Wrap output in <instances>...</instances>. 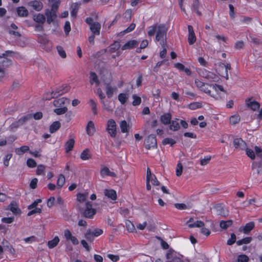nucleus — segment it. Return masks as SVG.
Returning a JSON list of instances; mask_svg holds the SVG:
<instances>
[{
	"label": "nucleus",
	"instance_id": "nucleus-22",
	"mask_svg": "<svg viewBox=\"0 0 262 262\" xmlns=\"http://www.w3.org/2000/svg\"><path fill=\"white\" fill-rule=\"evenodd\" d=\"M8 209H10L13 213L17 214L20 213V210L18 208L17 204L15 202H12L8 206Z\"/></svg>",
	"mask_w": 262,
	"mask_h": 262
},
{
	"label": "nucleus",
	"instance_id": "nucleus-20",
	"mask_svg": "<svg viewBox=\"0 0 262 262\" xmlns=\"http://www.w3.org/2000/svg\"><path fill=\"white\" fill-rule=\"evenodd\" d=\"M17 13L20 17H27L29 14L27 9L23 6L19 7L17 8Z\"/></svg>",
	"mask_w": 262,
	"mask_h": 262
},
{
	"label": "nucleus",
	"instance_id": "nucleus-36",
	"mask_svg": "<svg viewBox=\"0 0 262 262\" xmlns=\"http://www.w3.org/2000/svg\"><path fill=\"white\" fill-rule=\"evenodd\" d=\"M251 237H247L242 239L238 240L236 242V244L238 246H241L243 244H248L252 241Z\"/></svg>",
	"mask_w": 262,
	"mask_h": 262
},
{
	"label": "nucleus",
	"instance_id": "nucleus-18",
	"mask_svg": "<svg viewBox=\"0 0 262 262\" xmlns=\"http://www.w3.org/2000/svg\"><path fill=\"white\" fill-rule=\"evenodd\" d=\"M215 208L216 210L219 215L223 216H227L228 215V212L227 210H226L225 208L221 206V205H217L215 207Z\"/></svg>",
	"mask_w": 262,
	"mask_h": 262
},
{
	"label": "nucleus",
	"instance_id": "nucleus-46",
	"mask_svg": "<svg viewBox=\"0 0 262 262\" xmlns=\"http://www.w3.org/2000/svg\"><path fill=\"white\" fill-rule=\"evenodd\" d=\"M240 120V117L238 115H233L230 118V122L231 124H235Z\"/></svg>",
	"mask_w": 262,
	"mask_h": 262
},
{
	"label": "nucleus",
	"instance_id": "nucleus-24",
	"mask_svg": "<svg viewBox=\"0 0 262 262\" xmlns=\"http://www.w3.org/2000/svg\"><path fill=\"white\" fill-rule=\"evenodd\" d=\"M171 115L169 113L165 114L161 116L160 120L164 124L167 125L170 123Z\"/></svg>",
	"mask_w": 262,
	"mask_h": 262
},
{
	"label": "nucleus",
	"instance_id": "nucleus-47",
	"mask_svg": "<svg viewBox=\"0 0 262 262\" xmlns=\"http://www.w3.org/2000/svg\"><path fill=\"white\" fill-rule=\"evenodd\" d=\"M133 98L134 99L133 101V105L134 106H137L140 104L141 102V99L140 97L137 96L136 95H133Z\"/></svg>",
	"mask_w": 262,
	"mask_h": 262
},
{
	"label": "nucleus",
	"instance_id": "nucleus-60",
	"mask_svg": "<svg viewBox=\"0 0 262 262\" xmlns=\"http://www.w3.org/2000/svg\"><path fill=\"white\" fill-rule=\"evenodd\" d=\"M237 261L238 262H248L249 257L245 254L240 255L238 257Z\"/></svg>",
	"mask_w": 262,
	"mask_h": 262
},
{
	"label": "nucleus",
	"instance_id": "nucleus-21",
	"mask_svg": "<svg viewBox=\"0 0 262 262\" xmlns=\"http://www.w3.org/2000/svg\"><path fill=\"white\" fill-rule=\"evenodd\" d=\"M100 173L102 176H107L112 177H116V174L114 172H112L107 167H104L100 171Z\"/></svg>",
	"mask_w": 262,
	"mask_h": 262
},
{
	"label": "nucleus",
	"instance_id": "nucleus-16",
	"mask_svg": "<svg viewBox=\"0 0 262 262\" xmlns=\"http://www.w3.org/2000/svg\"><path fill=\"white\" fill-rule=\"evenodd\" d=\"M116 90V88H113L110 83H105L106 94L108 98H111L113 97L114 92Z\"/></svg>",
	"mask_w": 262,
	"mask_h": 262
},
{
	"label": "nucleus",
	"instance_id": "nucleus-4",
	"mask_svg": "<svg viewBox=\"0 0 262 262\" xmlns=\"http://www.w3.org/2000/svg\"><path fill=\"white\" fill-rule=\"evenodd\" d=\"M70 90V87L66 86L64 87H61L57 89L56 91H53L49 97H47L46 99H51L58 96L61 95Z\"/></svg>",
	"mask_w": 262,
	"mask_h": 262
},
{
	"label": "nucleus",
	"instance_id": "nucleus-32",
	"mask_svg": "<svg viewBox=\"0 0 262 262\" xmlns=\"http://www.w3.org/2000/svg\"><path fill=\"white\" fill-rule=\"evenodd\" d=\"M59 242V237L58 236H55L52 240L48 242V246L50 249H52L56 247Z\"/></svg>",
	"mask_w": 262,
	"mask_h": 262
},
{
	"label": "nucleus",
	"instance_id": "nucleus-49",
	"mask_svg": "<svg viewBox=\"0 0 262 262\" xmlns=\"http://www.w3.org/2000/svg\"><path fill=\"white\" fill-rule=\"evenodd\" d=\"M126 226L127 230L130 232H134L135 230V227L134 224L130 221H128L126 223Z\"/></svg>",
	"mask_w": 262,
	"mask_h": 262
},
{
	"label": "nucleus",
	"instance_id": "nucleus-59",
	"mask_svg": "<svg viewBox=\"0 0 262 262\" xmlns=\"http://www.w3.org/2000/svg\"><path fill=\"white\" fill-rule=\"evenodd\" d=\"M90 104L92 110L94 114H97V103L93 99L90 100Z\"/></svg>",
	"mask_w": 262,
	"mask_h": 262
},
{
	"label": "nucleus",
	"instance_id": "nucleus-31",
	"mask_svg": "<svg viewBox=\"0 0 262 262\" xmlns=\"http://www.w3.org/2000/svg\"><path fill=\"white\" fill-rule=\"evenodd\" d=\"M33 19L38 23L43 24L46 21V17L43 14L39 13L36 15H34Z\"/></svg>",
	"mask_w": 262,
	"mask_h": 262
},
{
	"label": "nucleus",
	"instance_id": "nucleus-53",
	"mask_svg": "<svg viewBox=\"0 0 262 262\" xmlns=\"http://www.w3.org/2000/svg\"><path fill=\"white\" fill-rule=\"evenodd\" d=\"M225 71L224 74H220V75L223 77L226 78V79H228V70L231 69V66L230 63L225 64Z\"/></svg>",
	"mask_w": 262,
	"mask_h": 262
},
{
	"label": "nucleus",
	"instance_id": "nucleus-17",
	"mask_svg": "<svg viewBox=\"0 0 262 262\" xmlns=\"http://www.w3.org/2000/svg\"><path fill=\"white\" fill-rule=\"evenodd\" d=\"M105 196L113 200H115L117 199L116 192L113 189H105L104 191Z\"/></svg>",
	"mask_w": 262,
	"mask_h": 262
},
{
	"label": "nucleus",
	"instance_id": "nucleus-25",
	"mask_svg": "<svg viewBox=\"0 0 262 262\" xmlns=\"http://www.w3.org/2000/svg\"><path fill=\"white\" fill-rule=\"evenodd\" d=\"M90 82L92 85L95 83L97 85L99 84V81L97 74L94 72H90Z\"/></svg>",
	"mask_w": 262,
	"mask_h": 262
},
{
	"label": "nucleus",
	"instance_id": "nucleus-19",
	"mask_svg": "<svg viewBox=\"0 0 262 262\" xmlns=\"http://www.w3.org/2000/svg\"><path fill=\"white\" fill-rule=\"evenodd\" d=\"M101 25L99 23H95L90 26V29L94 34L99 35Z\"/></svg>",
	"mask_w": 262,
	"mask_h": 262
},
{
	"label": "nucleus",
	"instance_id": "nucleus-7",
	"mask_svg": "<svg viewBox=\"0 0 262 262\" xmlns=\"http://www.w3.org/2000/svg\"><path fill=\"white\" fill-rule=\"evenodd\" d=\"M188 41L190 45H193L196 41V37L194 32L193 27L191 25H188Z\"/></svg>",
	"mask_w": 262,
	"mask_h": 262
},
{
	"label": "nucleus",
	"instance_id": "nucleus-38",
	"mask_svg": "<svg viewBox=\"0 0 262 262\" xmlns=\"http://www.w3.org/2000/svg\"><path fill=\"white\" fill-rule=\"evenodd\" d=\"M121 132L123 133L128 132V125L125 120L121 121L120 123Z\"/></svg>",
	"mask_w": 262,
	"mask_h": 262
},
{
	"label": "nucleus",
	"instance_id": "nucleus-62",
	"mask_svg": "<svg viewBox=\"0 0 262 262\" xmlns=\"http://www.w3.org/2000/svg\"><path fill=\"white\" fill-rule=\"evenodd\" d=\"M211 88L214 90L215 91H217V89H218L221 91L225 92L223 86L222 85H218L217 84H210V89Z\"/></svg>",
	"mask_w": 262,
	"mask_h": 262
},
{
	"label": "nucleus",
	"instance_id": "nucleus-35",
	"mask_svg": "<svg viewBox=\"0 0 262 262\" xmlns=\"http://www.w3.org/2000/svg\"><path fill=\"white\" fill-rule=\"evenodd\" d=\"M68 111L67 107H57L54 110V112L57 115H60L65 114Z\"/></svg>",
	"mask_w": 262,
	"mask_h": 262
},
{
	"label": "nucleus",
	"instance_id": "nucleus-2",
	"mask_svg": "<svg viewBox=\"0 0 262 262\" xmlns=\"http://www.w3.org/2000/svg\"><path fill=\"white\" fill-rule=\"evenodd\" d=\"M96 210L92 208L91 202H88L85 204V209L81 212L82 216L89 219H92L96 214Z\"/></svg>",
	"mask_w": 262,
	"mask_h": 262
},
{
	"label": "nucleus",
	"instance_id": "nucleus-5",
	"mask_svg": "<svg viewBox=\"0 0 262 262\" xmlns=\"http://www.w3.org/2000/svg\"><path fill=\"white\" fill-rule=\"evenodd\" d=\"M107 131L110 136L115 138L116 136V124L113 119H110L107 121Z\"/></svg>",
	"mask_w": 262,
	"mask_h": 262
},
{
	"label": "nucleus",
	"instance_id": "nucleus-42",
	"mask_svg": "<svg viewBox=\"0 0 262 262\" xmlns=\"http://www.w3.org/2000/svg\"><path fill=\"white\" fill-rule=\"evenodd\" d=\"M86 239L89 242H93L94 240V235L92 233L91 230H87L86 232L85 233L84 235Z\"/></svg>",
	"mask_w": 262,
	"mask_h": 262
},
{
	"label": "nucleus",
	"instance_id": "nucleus-30",
	"mask_svg": "<svg viewBox=\"0 0 262 262\" xmlns=\"http://www.w3.org/2000/svg\"><path fill=\"white\" fill-rule=\"evenodd\" d=\"M92 156L90 150L88 148L84 149L80 155V158L83 160H86L91 158Z\"/></svg>",
	"mask_w": 262,
	"mask_h": 262
},
{
	"label": "nucleus",
	"instance_id": "nucleus-6",
	"mask_svg": "<svg viewBox=\"0 0 262 262\" xmlns=\"http://www.w3.org/2000/svg\"><path fill=\"white\" fill-rule=\"evenodd\" d=\"M200 74L203 77L213 81H216L218 78L214 73L205 70L202 71Z\"/></svg>",
	"mask_w": 262,
	"mask_h": 262
},
{
	"label": "nucleus",
	"instance_id": "nucleus-34",
	"mask_svg": "<svg viewBox=\"0 0 262 262\" xmlns=\"http://www.w3.org/2000/svg\"><path fill=\"white\" fill-rule=\"evenodd\" d=\"M233 223L232 220H228L227 221H221L220 224V226L223 229H226L228 227L231 226Z\"/></svg>",
	"mask_w": 262,
	"mask_h": 262
},
{
	"label": "nucleus",
	"instance_id": "nucleus-56",
	"mask_svg": "<svg viewBox=\"0 0 262 262\" xmlns=\"http://www.w3.org/2000/svg\"><path fill=\"white\" fill-rule=\"evenodd\" d=\"M45 166L43 165H39L36 169V174L38 175L44 174Z\"/></svg>",
	"mask_w": 262,
	"mask_h": 262
},
{
	"label": "nucleus",
	"instance_id": "nucleus-29",
	"mask_svg": "<svg viewBox=\"0 0 262 262\" xmlns=\"http://www.w3.org/2000/svg\"><path fill=\"white\" fill-rule=\"evenodd\" d=\"M200 4L199 0H193L191 8L193 11H195L196 14L200 16L201 15V12L199 10Z\"/></svg>",
	"mask_w": 262,
	"mask_h": 262
},
{
	"label": "nucleus",
	"instance_id": "nucleus-40",
	"mask_svg": "<svg viewBox=\"0 0 262 262\" xmlns=\"http://www.w3.org/2000/svg\"><path fill=\"white\" fill-rule=\"evenodd\" d=\"M180 128L179 123L177 121H172L170 122V129L173 131L178 130Z\"/></svg>",
	"mask_w": 262,
	"mask_h": 262
},
{
	"label": "nucleus",
	"instance_id": "nucleus-8",
	"mask_svg": "<svg viewBox=\"0 0 262 262\" xmlns=\"http://www.w3.org/2000/svg\"><path fill=\"white\" fill-rule=\"evenodd\" d=\"M17 29V26L14 23L11 24L10 26L8 27L7 29V31L10 35L20 37L21 36V34L18 31H15Z\"/></svg>",
	"mask_w": 262,
	"mask_h": 262
},
{
	"label": "nucleus",
	"instance_id": "nucleus-28",
	"mask_svg": "<svg viewBox=\"0 0 262 262\" xmlns=\"http://www.w3.org/2000/svg\"><path fill=\"white\" fill-rule=\"evenodd\" d=\"M61 126V124L58 121H55L50 126V132L51 133L56 132Z\"/></svg>",
	"mask_w": 262,
	"mask_h": 262
},
{
	"label": "nucleus",
	"instance_id": "nucleus-26",
	"mask_svg": "<svg viewBox=\"0 0 262 262\" xmlns=\"http://www.w3.org/2000/svg\"><path fill=\"white\" fill-rule=\"evenodd\" d=\"M49 2L50 3H52L51 10L50 11L56 13L57 12L60 1L59 0H49Z\"/></svg>",
	"mask_w": 262,
	"mask_h": 262
},
{
	"label": "nucleus",
	"instance_id": "nucleus-63",
	"mask_svg": "<svg viewBox=\"0 0 262 262\" xmlns=\"http://www.w3.org/2000/svg\"><path fill=\"white\" fill-rule=\"evenodd\" d=\"M12 156V155L11 154H7L5 158H4V164L6 166H8L9 165V160H10V159L11 158Z\"/></svg>",
	"mask_w": 262,
	"mask_h": 262
},
{
	"label": "nucleus",
	"instance_id": "nucleus-45",
	"mask_svg": "<svg viewBox=\"0 0 262 262\" xmlns=\"http://www.w3.org/2000/svg\"><path fill=\"white\" fill-rule=\"evenodd\" d=\"M195 83L196 86L200 89H201L203 87L209 86L210 84H206L204 82L200 81L199 79H196L195 80Z\"/></svg>",
	"mask_w": 262,
	"mask_h": 262
},
{
	"label": "nucleus",
	"instance_id": "nucleus-58",
	"mask_svg": "<svg viewBox=\"0 0 262 262\" xmlns=\"http://www.w3.org/2000/svg\"><path fill=\"white\" fill-rule=\"evenodd\" d=\"M57 50L58 54L62 58H64L66 57V53L62 47L57 46Z\"/></svg>",
	"mask_w": 262,
	"mask_h": 262
},
{
	"label": "nucleus",
	"instance_id": "nucleus-3",
	"mask_svg": "<svg viewBox=\"0 0 262 262\" xmlns=\"http://www.w3.org/2000/svg\"><path fill=\"white\" fill-rule=\"evenodd\" d=\"M144 145L147 149L157 147V142L155 135H150L144 141Z\"/></svg>",
	"mask_w": 262,
	"mask_h": 262
},
{
	"label": "nucleus",
	"instance_id": "nucleus-9",
	"mask_svg": "<svg viewBox=\"0 0 262 262\" xmlns=\"http://www.w3.org/2000/svg\"><path fill=\"white\" fill-rule=\"evenodd\" d=\"M255 226V224L253 222H249L246 224L245 226L241 227L239 228L240 232H243L245 234H248L249 232L253 229Z\"/></svg>",
	"mask_w": 262,
	"mask_h": 262
},
{
	"label": "nucleus",
	"instance_id": "nucleus-11",
	"mask_svg": "<svg viewBox=\"0 0 262 262\" xmlns=\"http://www.w3.org/2000/svg\"><path fill=\"white\" fill-rule=\"evenodd\" d=\"M233 145L236 148L244 149L246 147V143L242 138L235 139L233 141Z\"/></svg>",
	"mask_w": 262,
	"mask_h": 262
},
{
	"label": "nucleus",
	"instance_id": "nucleus-50",
	"mask_svg": "<svg viewBox=\"0 0 262 262\" xmlns=\"http://www.w3.org/2000/svg\"><path fill=\"white\" fill-rule=\"evenodd\" d=\"M32 118V115L31 114L28 115L21 118H20L18 121V123L20 125H23L25 122H26L27 120L31 119Z\"/></svg>",
	"mask_w": 262,
	"mask_h": 262
},
{
	"label": "nucleus",
	"instance_id": "nucleus-39",
	"mask_svg": "<svg viewBox=\"0 0 262 262\" xmlns=\"http://www.w3.org/2000/svg\"><path fill=\"white\" fill-rule=\"evenodd\" d=\"M65 183V178L64 176L61 174L59 175V178L57 180V185L58 188H61Z\"/></svg>",
	"mask_w": 262,
	"mask_h": 262
},
{
	"label": "nucleus",
	"instance_id": "nucleus-1",
	"mask_svg": "<svg viewBox=\"0 0 262 262\" xmlns=\"http://www.w3.org/2000/svg\"><path fill=\"white\" fill-rule=\"evenodd\" d=\"M168 28L165 24H155L150 26L148 28L147 32L149 36H153L156 32V40L160 41L161 46L164 45V43H166V34Z\"/></svg>",
	"mask_w": 262,
	"mask_h": 262
},
{
	"label": "nucleus",
	"instance_id": "nucleus-43",
	"mask_svg": "<svg viewBox=\"0 0 262 262\" xmlns=\"http://www.w3.org/2000/svg\"><path fill=\"white\" fill-rule=\"evenodd\" d=\"M128 97L126 96V94L124 93H121L118 95V100L121 103V104H124L127 100Z\"/></svg>",
	"mask_w": 262,
	"mask_h": 262
},
{
	"label": "nucleus",
	"instance_id": "nucleus-33",
	"mask_svg": "<svg viewBox=\"0 0 262 262\" xmlns=\"http://www.w3.org/2000/svg\"><path fill=\"white\" fill-rule=\"evenodd\" d=\"M29 147L28 146H23L19 148L15 149V152L18 155H22L29 150Z\"/></svg>",
	"mask_w": 262,
	"mask_h": 262
},
{
	"label": "nucleus",
	"instance_id": "nucleus-48",
	"mask_svg": "<svg viewBox=\"0 0 262 262\" xmlns=\"http://www.w3.org/2000/svg\"><path fill=\"white\" fill-rule=\"evenodd\" d=\"M174 206L177 209L179 210H184L191 207V206L188 207L186 204L183 203H176L174 204Z\"/></svg>",
	"mask_w": 262,
	"mask_h": 262
},
{
	"label": "nucleus",
	"instance_id": "nucleus-12",
	"mask_svg": "<svg viewBox=\"0 0 262 262\" xmlns=\"http://www.w3.org/2000/svg\"><path fill=\"white\" fill-rule=\"evenodd\" d=\"M247 105L254 111H256L260 107V103L255 100L251 101V99L246 100Z\"/></svg>",
	"mask_w": 262,
	"mask_h": 262
},
{
	"label": "nucleus",
	"instance_id": "nucleus-64",
	"mask_svg": "<svg viewBox=\"0 0 262 262\" xmlns=\"http://www.w3.org/2000/svg\"><path fill=\"white\" fill-rule=\"evenodd\" d=\"M64 32L66 35H68L71 31L70 23L69 21H66L64 26Z\"/></svg>",
	"mask_w": 262,
	"mask_h": 262
},
{
	"label": "nucleus",
	"instance_id": "nucleus-44",
	"mask_svg": "<svg viewBox=\"0 0 262 262\" xmlns=\"http://www.w3.org/2000/svg\"><path fill=\"white\" fill-rule=\"evenodd\" d=\"M204 226V223L201 221H197L195 223L193 224H190L188 225V227L189 228H193V227H202Z\"/></svg>",
	"mask_w": 262,
	"mask_h": 262
},
{
	"label": "nucleus",
	"instance_id": "nucleus-23",
	"mask_svg": "<svg viewBox=\"0 0 262 262\" xmlns=\"http://www.w3.org/2000/svg\"><path fill=\"white\" fill-rule=\"evenodd\" d=\"M95 132L94 124L92 121H90L86 126V132L89 136L93 135Z\"/></svg>",
	"mask_w": 262,
	"mask_h": 262
},
{
	"label": "nucleus",
	"instance_id": "nucleus-51",
	"mask_svg": "<svg viewBox=\"0 0 262 262\" xmlns=\"http://www.w3.org/2000/svg\"><path fill=\"white\" fill-rule=\"evenodd\" d=\"M183 165L181 163L179 162L178 163L176 168V175L178 177L180 176L183 171Z\"/></svg>",
	"mask_w": 262,
	"mask_h": 262
},
{
	"label": "nucleus",
	"instance_id": "nucleus-14",
	"mask_svg": "<svg viewBox=\"0 0 262 262\" xmlns=\"http://www.w3.org/2000/svg\"><path fill=\"white\" fill-rule=\"evenodd\" d=\"M46 15L47 17V21L48 24H50L52 22L54 21V20L56 18L57 15L56 13L52 12L50 11V10L47 9L46 11Z\"/></svg>",
	"mask_w": 262,
	"mask_h": 262
},
{
	"label": "nucleus",
	"instance_id": "nucleus-37",
	"mask_svg": "<svg viewBox=\"0 0 262 262\" xmlns=\"http://www.w3.org/2000/svg\"><path fill=\"white\" fill-rule=\"evenodd\" d=\"M120 44L119 41H115L114 43L110 46V52L114 53L117 51L120 48Z\"/></svg>",
	"mask_w": 262,
	"mask_h": 262
},
{
	"label": "nucleus",
	"instance_id": "nucleus-52",
	"mask_svg": "<svg viewBox=\"0 0 262 262\" xmlns=\"http://www.w3.org/2000/svg\"><path fill=\"white\" fill-rule=\"evenodd\" d=\"M202 103L200 102H193L192 103H190L189 105V107L191 110H195L196 108H201L202 107Z\"/></svg>",
	"mask_w": 262,
	"mask_h": 262
},
{
	"label": "nucleus",
	"instance_id": "nucleus-41",
	"mask_svg": "<svg viewBox=\"0 0 262 262\" xmlns=\"http://www.w3.org/2000/svg\"><path fill=\"white\" fill-rule=\"evenodd\" d=\"M97 94H98L99 97L101 100V103L103 104V106H105V103L103 101V99L105 98V95L103 93L102 90L100 88H98L97 90Z\"/></svg>",
	"mask_w": 262,
	"mask_h": 262
},
{
	"label": "nucleus",
	"instance_id": "nucleus-57",
	"mask_svg": "<svg viewBox=\"0 0 262 262\" xmlns=\"http://www.w3.org/2000/svg\"><path fill=\"white\" fill-rule=\"evenodd\" d=\"M236 235L234 233L231 234V237L227 241V244L228 245H232L236 242Z\"/></svg>",
	"mask_w": 262,
	"mask_h": 262
},
{
	"label": "nucleus",
	"instance_id": "nucleus-10",
	"mask_svg": "<svg viewBox=\"0 0 262 262\" xmlns=\"http://www.w3.org/2000/svg\"><path fill=\"white\" fill-rule=\"evenodd\" d=\"M66 103H70V100L67 98L62 97L53 101V105L56 107H64V105Z\"/></svg>",
	"mask_w": 262,
	"mask_h": 262
},
{
	"label": "nucleus",
	"instance_id": "nucleus-15",
	"mask_svg": "<svg viewBox=\"0 0 262 262\" xmlns=\"http://www.w3.org/2000/svg\"><path fill=\"white\" fill-rule=\"evenodd\" d=\"M29 5L31 7H32L36 11H40L43 8L42 3L41 2H39L37 1H31L29 3Z\"/></svg>",
	"mask_w": 262,
	"mask_h": 262
},
{
	"label": "nucleus",
	"instance_id": "nucleus-27",
	"mask_svg": "<svg viewBox=\"0 0 262 262\" xmlns=\"http://www.w3.org/2000/svg\"><path fill=\"white\" fill-rule=\"evenodd\" d=\"M75 144V140L72 138L69 139L65 144L66 150L67 152L71 151L74 147Z\"/></svg>",
	"mask_w": 262,
	"mask_h": 262
},
{
	"label": "nucleus",
	"instance_id": "nucleus-54",
	"mask_svg": "<svg viewBox=\"0 0 262 262\" xmlns=\"http://www.w3.org/2000/svg\"><path fill=\"white\" fill-rule=\"evenodd\" d=\"M27 165L29 167L33 168L36 166L37 164L34 159L30 158L27 160Z\"/></svg>",
	"mask_w": 262,
	"mask_h": 262
},
{
	"label": "nucleus",
	"instance_id": "nucleus-13",
	"mask_svg": "<svg viewBox=\"0 0 262 262\" xmlns=\"http://www.w3.org/2000/svg\"><path fill=\"white\" fill-rule=\"evenodd\" d=\"M138 45V42L136 40L127 41L122 47V50L130 49L136 47Z\"/></svg>",
	"mask_w": 262,
	"mask_h": 262
},
{
	"label": "nucleus",
	"instance_id": "nucleus-61",
	"mask_svg": "<svg viewBox=\"0 0 262 262\" xmlns=\"http://www.w3.org/2000/svg\"><path fill=\"white\" fill-rule=\"evenodd\" d=\"M157 238L161 242V245L164 249H167L169 248L168 244L164 241L161 237L157 236Z\"/></svg>",
	"mask_w": 262,
	"mask_h": 262
},
{
	"label": "nucleus",
	"instance_id": "nucleus-55",
	"mask_svg": "<svg viewBox=\"0 0 262 262\" xmlns=\"http://www.w3.org/2000/svg\"><path fill=\"white\" fill-rule=\"evenodd\" d=\"M176 143V141L172 138H167L163 140V144L164 145L170 144L172 146Z\"/></svg>",
	"mask_w": 262,
	"mask_h": 262
}]
</instances>
